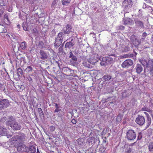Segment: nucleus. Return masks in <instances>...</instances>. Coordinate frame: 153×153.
<instances>
[{"label":"nucleus","instance_id":"nucleus-5","mask_svg":"<svg viewBox=\"0 0 153 153\" xmlns=\"http://www.w3.org/2000/svg\"><path fill=\"white\" fill-rule=\"evenodd\" d=\"M128 43H127L125 41H122L119 45L120 50L122 52H126L129 50Z\"/></svg>","mask_w":153,"mask_h":153},{"label":"nucleus","instance_id":"nucleus-56","mask_svg":"<svg viewBox=\"0 0 153 153\" xmlns=\"http://www.w3.org/2000/svg\"><path fill=\"white\" fill-rule=\"evenodd\" d=\"M128 55H128L127 54H126V56H125V57H128Z\"/></svg>","mask_w":153,"mask_h":153},{"label":"nucleus","instance_id":"nucleus-8","mask_svg":"<svg viewBox=\"0 0 153 153\" xmlns=\"http://www.w3.org/2000/svg\"><path fill=\"white\" fill-rule=\"evenodd\" d=\"M135 122L138 125H142L145 123V119L143 116L139 115L138 117L136 118Z\"/></svg>","mask_w":153,"mask_h":153},{"label":"nucleus","instance_id":"nucleus-14","mask_svg":"<svg viewBox=\"0 0 153 153\" xmlns=\"http://www.w3.org/2000/svg\"><path fill=\"white\" fill-rule=\"evenodd\" d=\"M135 21L136 27L139 28H144L143 24L142 22L137 19L135 20Z\"/></svg>","mask_w":153,"mask_h":153},{"label":"nucleus","instance_id":"nucleus-17","mask_svg":"<svg viewBox=\"0 0 153 153\" xmlns=\"http://www.w3.org/2000/svg\"><path fill=\"white\" fill-rule=\"evenodd\" d=\"M136 72L140 74L143 70V68L141 65L137 64L135 67Z\"/></svg>","mask_w":153,"mask_h":153},{"label":"nucleus","instance_id":"nucleus-11","mask_svg":"<svg viewBox=\"0 0 153 153\" xmlns=\"http://www.w3.org/2000/svg\"><path fill=\"white\" fill-rule=\"evenodd\" d=\"M9 104V102L7 100H3L0 101V108H7L8 107Z\"/></svg>","mask_w":153,"mask_h":153},{"label":"nucleus","instance_id":"nucleus-18","mask_svg":"<svg viewBox=\"0 0 153 153\" xmlns=\"http://www.w3.org/2000/svg\"><path fill=\"white\" fill-rule=\"evenodd\" d=\"M69 57L70 58H71L72 59V60L73 61V62L74 63H75L77 61V58L76 57L74 56L73 54L71 52H70V56Z\"/></svg>","mask_w":153,"mask_h":153},{"label":"nucleus","instance_id":"nucleus-57","mask_svg":"<svg viewBox=\"0 0 153 153\" xmlns=\"http://www.w3.org/2000/svg\"><path fill=\"white\" fill-rule=\"evenodd\" d=\"M26 0V1H27L28 2V1H30V0Z\"/></svg>","mask_w":153,"mask_h":153},{"label":"nucleus","instance_id":"nucleus-1","mask_svg":"<svg viewBox=\"0 0 153 153\" xmlns=\"http://www.w3.org/2000/svg\"><path fill=\"white\" fill-rule=\"evenodd\" d=\"M140 62L145 69L149 71L150 74L153 76V59L143 58L140 59Z\"/></svg>","mask_w":153,"mask_h":153},{"label":"nucleus","instance_id":"nucleus-21","mask_svg":"<svg viewBox=\"0 0 153 153\" xmlns=\"http://www.w3.org/2000/svg\"><path fill=\"white\" fill-rule=\"evenodd\" d=\"M6 129L3 127H0V136L3 135L5 134Z\"/></svg>","mask_w":153,"mask_h":153},{"label":"nucleus","instance_id":"nucleus-3","mask_svg":"<svg viewBox=\"0 0 153 153\" xmlns=\"http://www.w3.org/2000/svg\"><path fill=\"white\" fill-rule=\"evenodd\" d=\"M65 36V34L63 33H59L55 40L54 45L56 47H59L62 43Z\"/></svg>","mask_w":153,"mask_h":153},{"label":"nucleus","instance_id":"nucleus-12","mask_svg":"<svg viewBox=\"0 0 153 153\" xmlns=\"http://www.w3.org/2000/svg\"><path fill=\"white\" fill-rule=\"evenodd\" d=\"M107 59L108 64H111L115 62L116 57L115 56L112 55L110 56L109 57H105Z\"/></svg>","mask_w":153,"mask_h":153},{"label":"nucleus","instance_id":"nucleus-15","mask_svg":"<svg viewBox=\"0 0 153 153\" xmlns=\"http://www.w3.org/2000/svg\"><path fill=\"white\" fill-rule=\"evenodd\" d=\"M71 27L69 25H67L63 29L64 33L67 34L69 33L71 31Z\"/></svg>","mask_w":153,"mask_h":153},{"label":"nucleus","instance_id":"nucleus-30","mask_svg":"<svg viewBox=\"0 0 153 153\" xmlns=\"http://www.w3.org/2000/svg\"><path fill=\"white\" fill-rule=\"evenodd\" d=\"M111 76L107 75L104 76L102 78L103 79H104L105 81H107L110 80L111 79Z\"/></svg>","mask_w":153,"mask_h":153},{"label":"nucleus","instance_id":"nucleus-35","mask_svg":"<svg viewBox=\"0 0 153 153\" xmlns=\"http://www.w3.org/2000/svg\"><path fill=\"white\" fill-rule=\"evenodd\" d=\"M122 116L120 114L118 115L116 118V121L117 123H119L122 120Z\"/></svg>","mask_w":153,"mask_h":153},{"label":"nucleus","instance_id":"nucleus-24","mask_svg":"<svg viewBox=\"0 0 153 153\" xmlns=\"http://www.w3.org/2000/svg\"><path fill=\"white\" fill-rule=\"evenodd\" d=\"M141 110L143 111H146L149 112L150 114L152 113V111L150 108L144 106L141 108Z\"/></svg>","mask_w":153,"mask_h":153},{"label":"nucleus","instance_id":"nucleus-2","mask_svg":"<svg viewBox=\"0 0 153 153\" xmlns=\"http://www.w3.org/2000/svg\"><path fill=\"white\" fill-rule=\"evenodd\" d=\"M25 136L24 134H20L18 135H16L13 137L12 138V140L15 141L13 143H15L17 145L20 143H22V142L25 140Z\"/></svg>","mask_w":153,"mask_h":153},{"label":"nucleus","instance_id":"nucleus-6","mask_svg":"<svg viewBox=\"0 0 153 153\" xmlns=\"http://www.w3.org/2000/svg\"><path fill=\"white\" fill-rule=\"evenodd\" d=\"M126 136L128 140H132L135 138L136 134L133 130H130L127 132Z\"/></svg>","mask_w":153,"mask_h":153},{"label":"nucleus","instance_id":"nucleus-13","mask_svg":"<svg viewBox=\"0 0 153 153\" xmlns=\"http://www.w3.org/2000/svg\"><path fill=\"white\" fill-rule=\"evenodd\" d=\"M39 53L40 55V58L41 59L45 60L47 59L48 55L45 51L41 50L40 51Z\"/></svg>","mask_w":153,"mask_h":153},{"label":"nucleus","instance_id":"nucleus-9","mask_svg":"<svg viewBox=\"0 0 153 153\" xmlns=\"http://www.w3.org/2000/svg\"><path fill=\"white\" fill-rule=\"evenodd\" d=\"M17 150L20 152H27L28 151L29 149L25 145L18 146L17 147Z\"/></svg>","mask_w":153,"mask_h":153},{"label":"nucleus","instance_id":"nucleus-10","mask_svg":"<svg viewBox=\"0 0 153 153\" xmlns=\"http://www.w3.org/2000/svg\"><path fill=\"white\" fill-rule=\"evenodd\" d=\"M133 64V61L130 59H127L123 62L121 65L123 68L128 67L131 66Z\"/></svg>","mask_w":153,"mask_h":153},{"label":"nucleus","instance_id":"nucleus-27","mask_svg":"<svg viewBox=\"0 0 153 153\" xmlns=\"http://www.w3.org/2000/svg\"><path fill=\"white\" fill-rule=\"evenodd\" d=\"M4 22L6 24H8L10 23L9 20L8 18V15L7 14H5L4 16Z\"/></svg>","mask_w":153,"mask_h":153},{"label":"nucleus","instance_id":"nucleus-39","mask_svg":"<svg viewBox=\"0 0 153 153\" xmlns=\"http://www.w3.org/2000/svg\"><path fill=\"white\" fill-rule=\"evenodd\" d=\"M38 112L40 115H42L43 114V111H42V108H38Z\"/></svg>","mask_w":153,"mask_h":153},{"label":"nucleus","instance_id":"nucleus-22","mask_svg":"<svg viewBox=\"0 0 153 153\" xmlns=\"http://www.w3.org/2000/svg\"><path fill=\"white\" fill-rule=\"evenodd\" d=\"M125 147H127V149L126 151V153H134L133 149L130 148V146L126 145Z\"/></svg>","mask_w":153,"mask_h":153},{"label":"nucleus","instance_id":"nucleus-37","mask_svg":"<svg viewBox=\"0 0 153 153\" xmlns=\"http://www.w3.org/2000/svg\"><path fill=\"white\" fill-rule=\"evenodd\" d=\"M69 1H66V0H63L62 4L64 6H67L68 4H69Z\"/></svg>","mask_w":153,"mask_h":153},{"label":"nucleus","instance_id":"nucleus-25","mask_svg":"<svg viewBox=\"0 0 153 153\" xmlns=\"http://www.w3.org/2000/svg\"><path fill=\"white\" fill-rule=\"evenodd\" d=\"M74 44L72 42H67L65 45V47L66 48H70L72 47Z\"/></svg>","mask_w":153,"mask_h":153},{"label":"nucleus","instance_id":"nucleus-49","mask_svg":"<svg viewBox=\"0 0 153 153\" xmlns=\"http://www.w3.org/2000/svg\"><path fill=\"white\" fill-rule=\"evenodd\" d=\"M147 34L145 32H144V33L143 35H142V36L143 37H146V36H147Z\"/></svg>","mask_w":153,"mask_h":153},{"label":"nucleus","instance_id":"nucleus-4","mask_svg":"<svg viewBox=\"0 0 153 153\" xmlns=\"http://www.w3.org/2000/svg\"><path fill=\"white\" fill-rule=\"evenodd\" d=\"M133 4L132 0H125L123 2L122 7L124 9V11L126 13V10H129Z\"/></svg>","mask_w":153,"mask_h":153},{"label":"nucleus","instance_id":"nucleus-51","mask_svg":"<svg viewBox=\"0 0 153 153\" xmlns=\"http://www.w3.org/2000/svg\"><path fill=\"white\" fill-rule=\"evenodd\" d=\"M23 27L24 30H27V28L26 27L23 26Z\"/></svg>","mask_w":153,"mask_h":153},{"label":"nucleus","instance_id":"nucleus-16","mask_svg":"<svg viewBox=\"0 0 153 153\" xmlns=\"http://www.w3.org/2000/svg\"><path fill=\"white\" fill-rule=\"evenodd\" d=\"M88 62L84 61L82 64L83 65L87 67H89V64H94L95 62L94 61L93 59H89L88 60Z\"/></svg>","mask_w":153,"mask_h":153},{"label":"nucleus","instance_id":"nucleus-55","mask_svg":"<svg viewBox=\"0 0 153 153\" xmlns=\"http://www.w3.org/2000/svg\"><path fill=\"white\" fill-rule=\"evenodd\" d=\"M30 79H29V80L30 81L32 80V79L31 77H30Z\"/></svg>","mask_w":153,"mask_h":153},{"label":"nucleus","instance_id":"nucleus-54","mask_svg":"<svg viewBox=\"0 0 153 153\" xmlns=\"http://www.w3.org/2000/svg\"><path fill=\"white\" fill-rule=\"evenodd\" d=\"M71 1V0H66V1H69V3H70Z\"/></svg>","mask_w":153,"mask_h":153},{"label":"nucleus","instance_id":"nucleus-32","mask_svg":"<svg viewBox=\"0 0 153 153\" xmlns=\"http://www.w3.org/2000/svg\"><path fill=\"white\" fill-rule=\"evenodd\" d=\"M148 147L149 151H152L153 150V143H150L149 144Z\"/></svg>","mask_w":153,"mask_h":153},{"label":"nucleus","instance_id":"nucleus-20","mask_svg":"<svg viewBox=\"0 0 153 153\" xmlns=\"http://www.w3.org/2000/svg\"><path fill=\"white\" fill-rule=\"evenodd\" d=\"M107 59L105 57H103L102 60L100 62V64L101 65H105L108 64Z\"/></svg>","mask_w":153,"mask_h":153},{"label":"nucleus","instance_id":"nucleus-43","mask_svg":"<svg viewBox=\"0 0 153 153\" xmlns=\"http://www.w3.org/2000/svg\"><path fill=\"white\" fill-rule=\"evenodd\" d=\"M50 131H53L55 129V127L53 126H50Z\"/></svg>","mask_w":153,"mask_h":153},{"label":"nucleus","instance_id":"nucleus-33","mask_svg":"<svg viewBox=\"0 0 153 153\" xmlns=\"http://www.w3.org/2000/svg\"><path fill=\"white\" fill-rule=\"evenodd\" d=\"M129 95V94L127 91H124L123 92L122 94V97L123 98H125L128 96Z\"/></svg>","mask_w":153,"mask_h":153},{"label":"nucleus","instance_id":"nucleus-58","mask_svg":"<svg viewBox=\"0 0 153 153\" xmlns=\"http://www.w3.org/2000/svg\"><path fill=\"white\" fill-rule=\"evenodd\" d=\"M9 12H10L11 11V10H8Z\"/></svg>","mask_w":153,"mask_h":153},{"label":"nucleus","instance_id":"nucleus-41","mask_svg":"<svg viewBox=\"0 0 153 153\" xmlns=\"http://www.w3.org/2000/svg\"><path fill=\"white\" fill-rule=\"evenodd\" d=\"M9 122H10V121L11 122V121H12V122H13V121H15L14 120H15V118H14L12 116L9 117Z\"/></svg>","mask_w":153,"mask_h":153},{"label":"nucleus","instance_id":"nucleus-26","mask_svg":"<svg viewBox=\"0 0 153 153\" xmlns=\"http://www.w3.org/2000/svg\"><path fill=\"white\" fill-rule=\"evenodd\" d=\"M20 47L22 50L25 49L27 47V43L25 42H21L20 44Z\"/></svg>","mask_w":153,"mask_h":153},{"label":"nucleus","instance_id":"nucleus-31","mask_svg":"<svg viewBox=\"0 0 153 153\" xmlns=\"http://www.w3.org/2000/svg\"><path fill=\"white\" fill-rule=\"evenodd\" d=\"M55 107L56 109H55V110L54 111L55 112H58L59 111H60L61 109L59 108V105L57 104L56 103H55Z\"/></svg>","mask_w":153,"mask_h":153},{"label":"nucleus","instance_id":"nucleus-50","mask_svg":"<svg viewBox=\"0 0 153 153\" xmlns=\"http://www.w3.org/2000/svg\"><path fill=\"white\" fill-rule=\"evenodd\" d=\"M144 113L145 114L146 116L147 117H150L148 114L146 112H144Z\"/></svg>","mask_w":153,"mask_h":153},{"label":"nucleus","instance_id":"nucleus-38","mask_svg":"<svg viewBox=\"0 0 153 153\" xmlns=\"http://www.w3.org/2000/svg\"><path fill=\"white\" fill-rule=\"evenodd\" d=\"M147 126H149L151 124V119L150 117H147Z\"/></svg>","mask_w":153,"mask_h":153},{"label":"nucleus","instance_id":"nucleus-28","mask_svg":"<svg viewBox=\"0 0 153 153\" xmlns=\"http://www.w3.org/2000/svg\"><path fill=\"white\" fill-rule=\"evenodd\" d=\"M29 150L31 153H35L36 148L34 146H30L29 148Z\"/></svg>","mask_w":153,"mask_h":153},{"label":"nucleus","instance_id":"nucleus-44","mask_svg":"<svg viewBox=\"0 0 153 153\" xmlns=\"http://www.w3.org/2000/svg\"><path fill=\"white\" fill-rule=\"evenodd\" d=\"M78 144L79 145H82V141L81 139H78Z\"/></svg>","mask_w":153,"mask_h":153},{"label":"nucleus","instance_id":"nucleus-19","mask_svg":"<svg viewBox=\"0 0 153 153\" xmlns=\"http://www.w3.org/2000/svg\"><path fill=\"white\" fill-rule=\"evenodd\" d=\"M132 43L135 46H138L140 43V41L137 39H135L132 41Z\"/></svg>","mask_w":153,"mask_h":153},{"label":"nucleus","instance_id":"nucleus-29","mask_svg":"<svg viewBox=\"0 0 153 153\" xmlns=\"http://www.w3.org/2000/svg\"><path fill=\"white\" fill-rule=\"evenodd\" d=\"M58 2V0H54L52 3L51 7L53 9H54L56 6V4Z\"/></svg>","mask_w":153,"mask_h":153},{"label":"nucleus","instance_id":"nucleus-45","mask_svg":"<svg viewBox=\"0 0 153 153\" xmlns=\"http://www.w3.org/2000/svg\"><path fill=\"white\" fill-rule=\"evenodd\" d=\"M0 26L1 27V28H2V30H1V32H0V33H4L5 32V30L4 29V27L2 25H1L0 24Z\"/></svg>","mask_w":153,"mask_h":153},{"label":"nucleus","instance_id":"nucleus-53","mask_svg":"<svg viewBox=\"0 0 153 153\" xmlns=\"http://www.w3.org/2000/svg\"><path fill=\"white\" fill-rule=\"evenodd\" d=\"M36 153H40L38 149H37Z\"/></svg>","mask_w":153,"mask_h":153},{"label":"nucleus","instance_id":"nucleus-36","mask_svg":"<svg viewBox=\"0 0 153 153\" xmlns=\"http://www.w3.org/2000/svg\"><path fill=\"white\" fill-rule=\"evenodd\" d=\"M17 73L19 76L22 74V69L20 68H18L17 70Z\"/></svg>","mask_w":153,"mask_h":153},{"label":"nucleus","instance_id":"nucleus-7","mask_svg":"<svg viewBox=\"0 0 153 153\" xmlns=\"http://www.w3.org/2000/svg\"><path fill=\"white\" fill-rule=\"evenodd\" d=\"M10 126L14 130L16 131L19 130L21 128L20 123L15 121L12 122L10 124Z\"/></svg>","mask_w":153,"mask_h":153},{"label":"nucleus","instance_id":"nucleus-52","mask_svg":"<svg viewBox=\"0 0 153 153\" xmlns=\"http://www.w3.org/2000/svg\"><path fill=\"white\" fill-rule=\"evenodd\" d=\"M3 86V84L0 82V89Z\"/></svg>","mask_w":153,"mask_h":153},{"label":"nucleus","instance_id":"nucleus-48","mask_svg":"<svg viewBox=\"0 0 153 153\" xmlns=\"http://www.w3.org/2000/svg\"><path fill=\"white\" fill-rule=\"evenodd\" d=\"M4 11L3 10L0 9V16H2L3 13Z\"/></svg>","mask_w":153,"mask_h":153},{"label":"nucleus","instance_id":"nucleus-34","mask_svg":"<svg viewBox=\"0 0 153 153\" xmlns=\"http://www.w3.org/2000/svg\"><path fill=\"white\" fill-rule=\"evenodd\" d=\"M33 68L30 66H28L26 68L25 70L26 72H29L33 70Z\"/></svg>","mask_w":153,"mask_h":153},{"label":"nucleus","instance_id":"nucleus-46","mask_svg":"<svg viewBox=\"0 0 153 153\" xmlns=\"http://www.w3.org/2000/svg\"><path fill=\"white\" fill-rule=\"evenodd\" d=\"M142 137V133H140L139 134L138 137V140H140Z\"/></svg>","mask_w":153,"mask_h":153},{"label":"nucleus","instance_id":"nucleus-47","mask_svg":"<svg viewBox=\"0 0 153 153\" xmlns=\"http://www.w3.org/2000/svg\"><path fill=\"white\" fill-rule=\"evenodd\" d=\"M71 122L74 124H76V120L74 119H73L71 120Z\"/></svg>","mask_w":153,"mask_h":153},{"label":"nucleus","instance_id":"nucleus-40","mask_svg":"<svg viewBox=\"0 0 153 153\" xmlns=\"http://www.w3.org/2000/svg\"><path fill=\"white\" fill-rule=\"evenodd\" d=\"M6 36L7 37H9L10 39H12V38H13L14 39H16V36H15L13 34L11 35V36H10L9 35L7 34Z\"/></svg>","mask_w":153,"mask_h":153},{"label":"nucleus","instance_id":"nucleus-23","mask_svg":"<svg viewBox=\"0 0 153 153\" xmlns=\"http://www.w3.org/2000/svg\"><path fill=\"white\" fill-rule=\"evenodd\" d=\"M124 24L125 25H130L132 21L130 18L124 19Z\"/></svg>","mask_w":153,"mask_h":153},{"label":"nucleus","instance_id":"nucleus-42","mask_svg":"<svg viewBox=\"0 0 153 153\" xmlns=\"http://www.w3.org/2000/svg\"><path fill=\"white\" fill-rule=\"evenodd\" d=\"M56 34L55 30V29H53L52 30L51 32V35L52 36H54Z\"/></svg>","mask_w":153,"mask_h":153}]
</instances>
